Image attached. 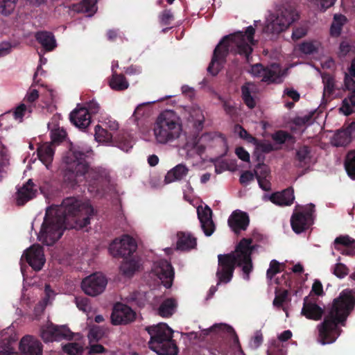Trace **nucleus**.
Here are the masks:
<instances>
[{"label":"nucleus","instance_id":"obj_7","mask_svg":"<svg viewBox=\"0 0 355 355\" xmlns=\"http://www.w3.org/2000/svg\"><path fill=\"white\" fill-rule=\"evenodd\" d=\"M146 329L150 336L148 345L151 350L158 355L178 354V347L172 339L173 331L166 323L150 326Z\"/></svg>","mask_w":355,"mask_h":355},{"label":"nucleus","instance_id":"obj_13","mask_svg":"<svg viewBox=\"0 0 355 355\" xmlns=\"http://www.w3.org/2000/svg\"><path fill=\"white\" fill-rule=\"evenodd\" d=\"M137 249L135 241L128 235L115 239L110 245L109 250L113 257H125L132 254Z\"/></svg>","mask_w":355,"mask_h":355},{"label":"nucleus","instance_id":"obj_51","mask_svg":"<svg viewBox=\"0 0 355 355\" xmlns=\"http://www.w3.org/2000/svg\"><path fill=\"white\" fill-rule=\"evenodd\" d=\"M279 272L280 263L275 259L272 260L270 263L269 268L266 272L267 278L271 280L272 277Z\"/></svg>","mask_w":355,"mask_h":355},{"label":"nucleus","instance_id":"obj_9","mask_svg":"<svg viewBox=\"0 0 355 355\" xmlns=\"http://www.w3.org/2000/svg\"><path fill=\"white\" fill-rule=\"evenodd\" d=\"M288 69H282L278 64H272L268 67H263L261 64L252 66L250 73L254 77L261 78L262 81L280 83L287 75Z\"/></svg>","mask_w":355,"mask_h":355},{"label":"nucleus","instance_id":"obj_2","mask_svg":"<svg viewBox=\"0 0 355 355\" xmlns=\"http://www.w3.org/2000/svg\"><path fill=\"white\" fill-rule=\"evenodd\" d=\"M84 153L71 148L64 157L66 164L64 180L73 187L83 182L87 186L89 193H100L101 183L107 180V173L103 168H89L85 161Z\"/></svg>","mask_w":355,"mask_h":355},{"label":"nucleus","instance_id":"obj_60","mask_svg":"<svg viewBox=\"0 0 355 355\" xmlns=\"http://www.w3.org/2000/svg\"><path fill=\"white\" fill-rule=\"evenodd\" d=\"M307 28L305 26H302L295 28L292 33V39L293 40H298L306 35Z\"/></svg>","mask_w":355,"mask_h":355},{"label":"nucleus","instance_id":"obj_63","mask_svg":"<svg viewBox=\"0 0 355 355\" xmlns=\"http://www.w3.org/2000/svg\"><path fill=\"white\" fill-rule=\"evenodd\" d=\"M38 97H39L38 91L36 89H34L32 86L28 90L26 95L24 98V100L29 103H33L35 100H37Z\"/></svg>","mask_w":355,"mask_h":355},{"label":"nucleus","instance_id":"obj_18","mask_svg":"<svg viewBox=\"0 0 355 355\" xmlns=\"http://www.w3.org/2000/svg\"><path fill=\"white\" fill-rule=\"evenodd\" d=\"M19 350L22 355H42V345L37 338L26 335L20 340Z\"/></svg>","mask_w":355,"mask_h":355},{"label":"nucleus","instance_id":"obj_16","mask_svg":"<svg viewBox=\"0 0 355 355\" xmlns=\"http://www.w3.org/2000/svg\"><path fill=\"white\" fill-rule=\"evenodd\" d=\"M135 312L123 304H116L111 315L112 323L114 325L126 324L135 320Z\"/></svg>","mask_w":355,"mask_h":355},{"label":"nucleus","instance_id":"obj_44","mask_svg":"<svg viewBox=\"0 0 355 355\" xmlns=\"http://www.w3.org/2000/svg\"><path fill=\"white\" fill-rule=\"evenodd\" d=\"M95 139L98 142H108L112 138V135L105 129L97 125L95 127Z\"/></svg>","mask_w":355,"mask_h":355},{"label":"nucleus","instance_id":"obj_34","mask_svg":"<svg viewBox=\"0 0 355 355\" xmlns=\"http://www.w3.org/2000/svg\"><path fill=\"white\" fill-rule=\"evenodd\" d=\"M213 329H214V334L230 336L233 338L234 342H238L239 340L234 329L227 324H213Z\"/></svg>","mask_w":355,"mask_h":355},{"label":"nucleus","instance_id":"obj_11","mask_svg":"<svg viewBox=\"0 0 355 355\" xmlns=\"http://www.w3.org/2000/svg\"><path fill=\"white\" fill-rule=\"evenodd\" d=\"M313 208L314 206L310 205L302 210L295 209L291 218V227L295 233H302L311 225Z\"/></svg>","mask_w":355,"mask_h":355},{"label":"nucleus","instance_id":"obj_64","mask_svg":"<svg viewBox=\"0 0 355 355\" xmlns=\"http://www.w3.org/2000/svg\"><path fill=\"white\" fill-rule=\"evenodd\" d=\"M85 108L87 110L89 116L91 114H95L98 113L101 109L99 104L94 100H92L87 103V105Z\"/></svg>","mask_w":355,"mask_h":355},{"label":"nucleus","instance_id":"obj_54","mask_svg":"<svg viewBox=\"0 0 355 355\" xmlns=\"http://www.w3.org/2000/svg\"><path fill=\"white\" fill-rule=\"evenodd\" d=\"M318 49V45L311 42H303L300 46V50L305 54H312Z\"/></svg>","mask_w":355,"mask_h":355},{"label":"nucleus","instance_id":"obj_24","mask_svg":"<svg viewBox=\"0 0 355 355\" xmlns=\"http://www.w3.org/2000/svg\"><path fill=\"white\" fill-rule=\"evenodd\" d=\"M197 246V239L190 232H178L177 233L176 250L189 251Z\"/></svg>","mask_w":355,"mask_h":355},{"label":"nucleus","instance_id":"obj_31","mask_svg":"<svg viewBox=\"0 0 355 355\" xmlns=\"http://www.w3.org/2000/svg\"><path fill=\"white\" fill-rule=\"evenodd\" d=\"M35 37L46 51H52L56 46L55 39L51 33L39 32L36 34Z\"/></svg>","mask_w":355,"mask_h":355},{"label":"nucleus","instance_id":"obj_42","mask_svg":"<svg viewBox=\"0 0 355 355\" xmlns=\"http://www.w3.org/2000/svg\"><path fill=\"white\" fill-rule=\"evenodd\" d=\"M73 334L69 329L64 326H57L56 325V333H55V341L60 340L62 339L70 340L72 338Z\"/></svg>","mask_w":355,"mask_h":355},{"label":"nucleus","instance_id":"obj_61","mask_svg":"<svg viewBox=\"0 0 355 355\" xmlns=\"http://www.w3.org/2000/svg\"><path fill=\"white\" fill-rule=\"evenodd\" d=\"M291 137L289 134L284 131H278L272 135V139L278 144H283Z\"/></svg>","mask_w":355,"mask_h":355},{"label":"nucleus","instance_id":"obj_62","mask_svg":"<svg viewBox=\"0 0 355 355\" xmlns=\"http://www.w3.org/2000/svg\"><path fill=\"white\" fill-rule=\"evenodd\" d=\"M263 342V336L261 332L255 333L254 336L252 338L250 346L252 349H257Z\"/></svg>","mask_w":355,"mask_h":355},{"label":"nucleus","instance_id":"obj_56","mask_svg":"<svg viewBox=\"0 0 355 355\" xmlns=\"http://www.w3.org/2000/svg\"><path fill=\"white\" fill-rule=\"evenodd\" d=\"M355 243V240L347 235L340 236L334 240L335 245H343L345 246L352 245Z\"/></svg>","mask_w":355,"mask_h":355},{"label":"nucleus","instance_id":"obj_35","mask_svg":"<svg viewBox=\"0 0 355 355\" xmlns=\"http://www.w3.org/2000/svg\"><path fill=\"white\" fill-rule=\"evenodd\" d=\"M140 264L135 259L124 261L120 267L121 272L126 277H131L139 268Z\"/></svg>","mask_w":355,"mask_h":355},{"label":"nucleus","instance_id":"obj_26","mask_svg":"<svg viewBox=\"0 0 355 355\" xmlns=\"http://www.w3.org/2000/svg\"><path fill=\"white\" fill-rule=\"evenodd\" d=\"M270 199L275 205L289 206L293 204L295 199L294 191L292 188H288L282 192L272 194Z\"/></svg>","mask_w":355,"mask_h":355},{"label":"nucleus","instance_id":"obj_27","mask_svg":"<svg viewBox=\"0 0 355 355\" xmlns=\"http://www.w3.org/2000/svg\"><path fill=\"white\" fill-rule=\"evenodd\" d=\"M96 3L97 0H83L71 5L69 10L77 13H86L88 17H92L97 11Z\"/></svg>","mask_w":355,"mask_h":355},{"label":"nucleus","instance_id":"obj_59","mask_svg":"<svg viewBox=\"0 0 355 355\" xmlns=\"http://www.w3.org/2000/svg\"><path fill=\"white\" fill-rule=\"evenodd\" d=\"M254 175L256 178H258L259 175L264 178H268L269 175V168L268 167L263 164H259L256 166L254 170Z\"/></svg>","mask_w":355,"mask_h":355},{"label":"nucleus","instance_id":"obj_30","mask_svg":"<svg viewBox=\"0 0 355 355\" xmlns=\"http://www.w3.org/2000/svg\"><path fill=\"white\" fill-rule=\"evenodd\" d=\"M242 96L245 103L249 108L255 107L256 103L252 96L257 91V86L252 83H247L241 87Z\"/></svg>","mask_w":355,"mask_h":355},{"label":"nucleus","instance_id":"obj_38","mask_svg":"<svg viewBox=\"0 0 355 355\" xmlns=\"http://www.w3.org/2000/svg\"><path fill=\"white\" fill-rule=\"evenodd\" d=\"M345 166L348 175L355 180V150L350 151L347 153Z\"/></svg>","mask_w":355,"mask_h":355},{"label":"nucleus","instance_id":"obj_40","mask_svg":"<svg viewBox=\"0 0 355 355\" xmlns=\"http://www.w3.org/2000/svg\"><path fill=\"white\" fill-rule=\"evenodd\" d=\"M18 0H0V13L10 15L15 10Z\"/></svg>","mask_w":355,"mask_h":355},{"label":"nucleus","instance_id":"obj_5","mask_svg":"<svg viewBox=\"0 0 355 355\" xmlns=\"http://www.w3.org/2000/svg\"><path fill=\"white\" fill-rule=\"evenodd\" d=\"M254 32L255 30L253 26H250L244 33L237 32L224 37L214 49L213 58L207 68V71L212 76L217 75L230 52L243 55L249 61V58L252 51V46L256 43L254 40Z\"/></svg>","mask_w":355,"mask_h":355},{"label":"nucleus","instance_id":"obj_8","mask_svg":"<svg viewBox=\"0 0 355 355\" xmlns=\"http://www.w3.org/2000/svg\"><path fill=\"white\" fill-rule=\"evenodd\" d=\"M297 19L298 14L293 6H283L276 13L270 14L268 17L263 31L266 33L279 34Z\"/></svg>","mask_w":355,"mask_h":355},{"label":"nucleus","instance_id":"obj_29","mask_svg":"<svg viewBox=\"0 0 355 355\" xmlns=\"http://www.w3.org/2000/svg\"><path fill=\"white\" fill-rule=\"evenodd\" d=\"M37 155L40 161L49 168L54 155L53 145L49 143L42 144L37 149Z\"/></svg>","mask_w":355,"mask_h":355},{"label":"nucleus","instance_id":"obj_49","mask_svg":"<svg viewBox=\"0 0 355 355\" xmlns=\"http://www.w3.org/2000/svg\"><path fill=\"white\" fill-rule=\"evenodd\" d=\"M324 83V96H330L334 90V80L330 76L323 78Z\"/></svg>","mask_w":355,"mask_h":355},{"label":"nucleus","instance_id":"obj_55","mask_svg":"<svg viewBox=\"0 0 355 355\" xmlns=\"http://www.w3.org/2000/svg\"><path fill=\"white\" fill-rule=\"evenodd\" d=\"M309 1L315 5L321 10H325L332 6L336 0H309Z\"/></svg>","mask_w":355,"mask_h":355},{"label":"nucleus","instance_id":"obj_10","mask_svg":"<svg viewBox=\"0 0 355 355\" xmlns=\"http://www.w3.org/2000/svg\"><path fill=\"white\" fill-rule=\"evenodd\" d=\"M349 75H346L345 85L349 92L346 98L343 100L340 112L348 116L355 112V58L352 60L349 69Z\"/></svg>","mask_w":355,"mask_h":355},{"label":"nucleus","instance_id":"obj_4","mask_svg":"<svg viewBox=\"0 0 355 355\" xmlns=\"http://www.w3.org/2000/svg\"><path fill=\"white\" fill-rule=\"evenodd\" d=\"M251 243L252 239H243L234 252L218 256V266L216 271L218 282L216 286L221 283L227 284L231 281L236 264L242 268L244 273L243 278L247 281L249 280L250 273L253 268L251 254L254 246ZM216 291L217 286H211L209 291L207 299L211 297Z\"/></svg>","mask_w":355,"mask_h":355},{"label":"nucleus","instance_id":"obj_32","mask_svg":"<svg viewBox=\"0 0 355 355\" xmlns=\"http://www.w3.org/2000/svg\"><path fill=\"white\" fill-rule=\"evenodd\" d=\"M110 87L116 91H123L128 88L129 83L122 74L113 72L109 81Z\"/></svg>","mask_w":355,"mask_h":355},{"label":"nucleus","instance_id":"obj_45","mask_svg":"<svg viewBox=\"0 0 355 355\" xmlns=\"http://www.w3.org/2000/svg\"><path fill=\"white\" fill-rule=\"evenodd\" d=\"M234 131L237 134L241 139L246 140L249 143L257 144V139L250 135L242 126L240 125H236L234 128Z\"/></svg>","mask_w":355,"mask_h":355},{"label":"nucleus","instance_id":"obj_37","mask_svg":"<svg viewBox=\"0 0 355 355\" xmlns=\"http://www.w3.org/2000/svg\"><path fill=\"white\" fill-rule=\"evenodd\" d=\"M346 21V17L343 15H335L331 24L330 33L332 36L337 37L340 34L342 26Z\"/></svg>","mask_w":355,"mask_h":355},{"label":"nucleus","instance_id":"obj_21","mask_svg":"<svg viewBox=\"0 0 355 355\" xmlns=\"http://www.w3.org/2000/svg\"><path fill=\"white\" fill-rule=\"evenodd\" d=\"M37 189L32 180H28L24 184L17 189L16 193V203L24 205L26 202L35 197Z\"/></svg>","mask_w":355,"mask_h":355},{"label":"nucleus","instance_id":"obj_50","mask_svg":"<svg viewBox=\"0 0 355 355\" xmlns=\"http://www.w3.org/2000/svg\"><path fill=\"white\" fill-rule=\"evenodd\" d=\"M45 297H44L43 300L40 303V306L42 307V309H44V307L49 303H51V300L54 298L55 293L53 291L51 290L49 285L45 286Z\"/></svg>","mask_w":355,"mask_h":355},{"label":"nucleus","instance_id":"obj_53","mask_svg":"<svg viewBox=\"0 0 355 355\" xmlns=\"http://www.w3.org/2000/svg\"><path fill=\"white\" fill-rule=\"evenodd\" d=\"M66 137V132L64 129L56 128L51 131V137L53 142H60Z\"/></svg>","mask_w":355,"mask_h":355},{"label":"nucleus","instance_id":"obj_33","mask_svg":"<svg viewBox=\"0 0 355 355\" xmlns=\"http://www.w3.org/2000/svg\"><path fill=\"white\" fill-rule=\"evenodd\" d=\"M177 308V302L173 298L165 300L158 309V314L164 318L171 316Z\"/></svg>","mask_w":355,"mask_h":355},{"label":"nucleus","instance_id":"obj_48","mask_svg":"<svg viewBox=\"0 0 355 355\" xmlns=\"http://www.w3.org/2000/svg\"><path fill=\"white\" fill-rule=\"evenodd\" d=\"M333 273L338 278H344L349 273L348 268L342 263H337L333 267Z\"/></svg>","mask_w":355,"mask_h":355},{"label":"nucleus","instance_id":"obj_43","mask_svg":"<svg viewBox=\"0 0 355 355\" xmlns=\"http://www.w3.org/2000/svg\"><path fill=\"white\" fill-rule=\"evenodd\" d=\"M62 348L69 355H80L83 352V346L79 343H71L64 345Z\"/></svg>","mask_w":355,"mask_h":355},{"label":"nucleus","instance_id":"obj_36","mask_svg":"<svg viewBox=\"0 0 355 355\" xmlns=\"http://www.w3.org/2000/svg\"><path fill=\"white\" fill-rule=\"evenodd\" d=\"M55 333H56V325L51 322H48L40 329L41 338L45 343L55 341Z\"/></svg>","mask_w":355,"mask_h":355},{"label":"nucleus","instance_id":"obj_22","mask_svg":"<svg viewBox=\"0 0 355 355\" xmlns=\"http://www.w3.org/2000/svg\"><path fill=\"white\" fill-rule=\"evenodd\" d=\"M71 122L80 129H85L91 123V117L85 107H78L71 112Z\"/></svg>","mask_w":355,"mask_h":355},{"label":"nucleus","instance_id":"obj_19","mask_svg":"<svg viewBox=\"0 0 355 355\" xmlns=\"http://www.w3.org/2000/svg\"><path fill=\"white\" fill-rule=\"evenodd\" d=\"M355 137V123H351L345 129L337 131L331 139L334 146H345Z\"/></svg>","mask_w":355,"mask_h":355},{"label":"nucleus","instance_id":"obj_17","mask_svg":"<svg viewBox=\"0 0 355 355\" xmlns=\"http://www.w3.org/2000/svg\"><path fill=\"white\" fill-rule=\"evenodd\" d=\"M197 214L203 232L207 236H211L215 231L211 209L207 205L199 206L197 208Z\"/></svg>","mask_w":355,"mask_h":355},{"label":"nucleus","instance_id":"obj_25","mask_svg":"<svg viewBox=\"0 0 355 355\" xmlns=\"http://www.w3.org/2000/svg\"><path fill=\"white\" fill-rule=\"evenodd\" d=\"M186 111L189 114L188 121L193 123L196 130H201L205 119L202 109L197 105H192Z\"/></svg>","mask_w":355,"mask_h":355},{"label":"nucleus","instance_id":"obj_14","mask_svg":"<svg viewBox=\"0 0 355 355\" xmlns=\"http://www.w3.org/2000/svg\"><path fill=\"white\" fill-rule=\"evenodd\" d=\"M152 272L157 277L165 287H171L174 272L170 263L166 260H159L155 262Z\"/></svg>","mask_w":355,"mask_h":355},{"label":"nucleus","instance_id":"obj_12","mask_svg":"<svg viewBox=\"0 0 355 355\" xmlns=\"http://www.w3.org/2000/svg\"><path fill=\"white\" fill-rule=\"evenodd\" d=\"M107 281L101 273H94L83 279L81 288L87 295L96 296L102 293L107 286Z\"/></svg>","mask_w":355,"mask_h":355},{"label":"nucleus","instance_id":"obj_58","mask_svg":"<svg viewBox=\"0 0 355 355\" xmlns=\"http://www.w3.org/2000/svg\"><path fill=\"white\" fill-rule=\"evenodd\" d=\"M159 21L163 25H168L173 20V15L170 10H165L159 15Z\"/></svg>","mask_w":355,"mask_h":355},{"label":"nucleus","instance_id":"obj_46","mask_svg":"<svg viewBox=\"0 0 355 355\" xmlns=\"http://www.w3.org/2000/svg\"><path fill=\"white\" fill-rule=\"evenodd\" d=\"M104 331L98 326L92 327L89 331L88 338L90 342L98 341L103 338Z\"/></svg>","mask_w":355,"mask_h":355},{"label":"nucleus","instance_id":"obj_57","mask_svg":"<svg viewBox=\"0 0 355 355\" xmlns=\"http://www.w3.org/2000/svg\"><path fill=\"white\" fill-rule=\"evenodd\" d=\"M254 175L251 171H245L241 173L239 181L243 185L247 186L254 180Z\"/></svg>","mask_w":355,"mask_h":355},{"label":"nucleus","instance_id":"obj_39","mask_svg":"<svg viewBox=\"0 0 355 355\" xmlns=\"http://www.w3.org/2000/svg\"><path fill=\"white\" fill-rule=\"evenodd\" d=\"M32 108L31 105H26L24 103L20 104L13 111L15 119L19 122H21L23 117L30 115L32 112Z\"/></svg>","mask_w":355,"mask_h":355},{"label":"nucleus","instance_id":"obj_47","mask_svg":"<svg viewBox=\"0 0 355 355\" xmlns=\"http://www.w3.org/2000/svg\"><path fill=\"white\" fill-rule=\"evenodd\" d=\"M75 302L79 310L88 313L91 309L89 300L87 297H75Z\"/></svg>","mask_w":355,"mask_h":355},{"label":"nucleus","instance_id":"obj_52","mask_svg":"<svg viewBox=\"0 0 355 355\" xmlns=\"http://www.w3.org/2000/svg\"><path fill=\"white\" fill-rule=\"evenodd\" d=\"M186 148L188 151L187 156H193L194 154L200 156L205 152V146L199 143H197L192 146L187 145Z\"/></svg>","mask_w":355,"mask_h":355},{"label":"nucleus","instance_id":"obj_6","mask_svg":"<svg viewBox=\"0 0 355 355\" xmlns=\"http://www.w3.org/2000/svg\"><path fill=\"white\" fill-rule=\"evenodd\" d=\"M155 142L159 145H166L178 140L182 133V124L180 117L172 110H165L160 113L153 128Z\"/></svg>","mask_w":355,"mask_h":355},{"label":"nucleus","instance_id":"obj_23","mask_svg":"<svg viewBox=\"0 0 355 355\" xmlns=\"http://www.w3.org/2000/svg\"><path fill=\"white\" fill-rule=\"evenodd\" d=\"M323 313V309L315 302H312L308 297L304 299L303 307L301 311L302 315L308 319L319 320L322 318Z\"/></svg>","mask_w":355,"mask_h":355},{"label":"nucleus","instance_id":"obj_20","mask_svg":"<svg viewBox=\"0 0 355 355\" xmlns=\"http://www.w3.org/2000/svg\"><path fill=\"white\" fill-rule=\"evenodd\" d=\"M227 222L230 227L236 234H238L241 230L247 229L250 220L248 215L245 212L236 210L230 216Z\"/></svg>","mask_w":355,"mask_h":355},{"label":"nucleus","instance_id":"obj_41","mask_svg":"<svg viewBox=\"0 0 355 355\" xmlns=\"http://www.w3.org/2000/svg\"><path fill=\"white\" fill-rule=\"evenodd\" d=\"M297 160L301 164H306L310 162L311 155V150L308 146L300 147L296 153Z\"/></svg>","mask_w":355,"mask_h":355},{"label":"nucleus","instance_id":"obj_15","mask_svg":"<svg viewBox=\"0 0 355 355\" xmlns=\"http://www.w3.org/2000/svg\"><path fill=\"white\" fill-rule=\"evenodd\" d=\"M24 258L35 270H40L46 261L42 248L39 245H33L25 250L21 257Z\"/></svg>","mask_w":355,"mask_h":355},{"label":"nucleus","instance_id":"obj_3","mask_svg":"<svg viewBox=\"0 0 355 355\" xmlns=\"http://www.w3.org/2000/svg\"><path fill=\"white\" fill-rule=\"evenodd\" d=\"M354 302L353 290H344L334 299L324 321L317 326L318 342L320 344H331L336 341L340 334L338 324L345 325L347 316L354 308Z\"/></svg>","mask_w":355,"mask_h":355},{"label":"nucleus","instance_id":"obj_28","mask_svg":"<svg viewBox=\"0 0 355 355\" xmlns=\"http://www.w3.org/2000/svg\"><path fill=\"white\" fill-rule=\"evenodd\" d=\"M188 173L189 168L185 164H178L168 171L165 176L164 182L166 184H169L175 181L181 180L187 175Z\"/></svg>","mask_w":355,"mask_h":355},{"label":"nucleus","instance_id":"obj_1","mask_svg":"<svg viewBox=\"0 0 355 355\" xmlns=\"http://www.w3.org/2000/svg\"><path fill=\"white\" fill-rule=\"evenodd\" d=\"M94 215V209L89 202L67 198L60 205L46 209L37 238L42 243L51 245L61 237L64 229H82L90 223Z\"/></svg>","mask_w":355,"mask_h":355}]
</instances>
